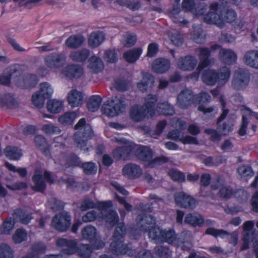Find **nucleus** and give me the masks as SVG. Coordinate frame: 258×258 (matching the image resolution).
I'll use <instances>...</instances> for the list:
<instances>
[{"instance_id": "052dcab7", "label": "nucleus", "mask_w": 258, "mask_h": 258, "mask_svg": "<svg viewBox=\"0 0 258 258\" xmlns=\"http://www.w3.org/2000/svg\"><path fill=\"white\" fill-rule=\"evenodd\" d=\"M155 253L161 257L169 258L171 255V251L163 246H157L154 248Z\"/></svg>"}, {"instance_id": "c756f323", "label": "nucleus", "mask_w": 258, "mask_h": 258, "mask_svg": "<svg viewBox=\"0 0 258 258\" xmlns=\"http://www.w3.org/2000/svg\"><path fill=\"white\" fill-rule=\"evenodd\" d=\"M195 3L193 0H183L182 3V9L186 11H191L196 16H201L204 14L206 10L205 6L195 8Z\"/></svg>"}, {"instance_id": "774afa93", "label": "nucleus", "mask_w": 258, "mask_h": 258, "mask_svg": "<svg viewBox=\"0 0 258 258\" xmlns=\"http://www.w3.org/2000/svg\"><path fill=\"white\" fill-rule=\"evenodd\" d=\"M169 159L165 156L157 157L148 163V166L151 168L156 167L168 162Z\"/></svg>"}, {"instance_id": "4be33fe9", "label": "nucleus", "mask_w": 258, "mask_h": 258, "mask_svg": "<svg viewBox=\"0 0 258 258\" xmlns=\"http://www.w3.org/2000/svg\"><path fill=\"white\" fill-rule=\"evenodd\" d=\"M18 75L19 71L16 68L15 66L10 67L6 69L4 73L0 76V84L9 85L11 80L14 82L15 78H17Z\"/></svg>"}, {"instance_id": "37998d69", "label": "nucleus", "mask_w": 258, "mask_h": 258, "mask_svg": "<svg viewBox=\"0 0 258 258\" xmlns=\"http://www.w3.org/2000/svg\"><path fill=\"white\" fill-rule=\"evenodd\" d=\"M6 156L11 160H18L22 155V151L16 147L9 146L5 150Z\"/></svg>"}, {"instance_id": "a19ab883", "label": "nucleus", "mask_w": 258, "mask_h": 258, "mask_svg": "<svg viewBox=\"0 0 258 258\" xmlns=\"http://www.w3.org/2000/svg\"><path fill=\"white\" fill-rule=\"evenodd\" d=\"M256 237L249 236V234L243 235L242 238L243 244L241 248V250L248 248L250 242H253L254 251L256 254V257L258 258V240L256 239Z\"/></svg>"}, {"instance_id": "09e8293b", "label": "nucleus", "mask_w": 258, "mask_h": 258, "mask_svg": "<svg viewBox=\"0 0 258 258\" xmlns=\"http://www.w3.org/2000/svg\"><path fill=\"white\" fill-rule=\"evenodd\" d=\"M102 102V99L99 96L94 95L91 96L88 102L87 108L92 112H95L98 110Z\"/></svg>"}, {"instance_id": "c85d7f7f", "label": "nucleus", "mask_w": 258, "mask_h": 258, "mask_svg": "<svg viewBox=\"0 0 258 258\" xmlns=\"http://www.w3.org/2000/svg\"><path fill=\"white\" fill-rule=\"evenodd\" d=\"M85 40V38L81 35H73L66 40L64 44L69 48L77 49L83 45Z\"/></svg>"}, {"instance_id": "4d7b16f0", "label": "nucleus", "mask_w": 258, "mask_h": 258, "mask_svg": "<svg viewBox=\"0 0 258 258\" xmlns=\"http://www.w3.org/2000/svg\"><path fill=\"white\" fill-rule=\"evenodd\" d=\"M13 250L9 245L6 243L0 244V258H13Z\"/></svg>"}, {"instance_id": "79ce46f5", "label": "nucleus", "mask_w": 258, "mask_h": 258, "mask_svg": "<svg viewBox=\"0 0 258 258\" xmlns=\"http://www.w3.org/2000/svg\"><path fill=\"white\" fill-rule=\"evenodd\" d=\"M142 52V50L139 48L132 49L124 52L123 57L127 62L133 63L139 58Z\"/></svg>"}, {"instance_id": "a18cd8bd", "label": "nucleus", "mask_w": 258, "mask_h": 258, "mask_svg": "<svg viewBox=\"0 0 258 258\" xmlns=\"http://www.w3.org/2000/svg\"><path fill=\"white\" fill-rule=\"evenodd\" d=\"M149 237L154 242H160L161 237L163 236L164 229L159 227H153L150 228L149 230Z\"/></svg>"}, {"instance_id": "49530a36", "label": "nucleus", "mask_w": 258, "mask_h": 258, "mask_svg": "<svg viewBox=\"0 0 258 258\" xmlns=\"http://www.w3.org/2000/svg\"><path fill=\"white\" fill-rule=\"evenodd\" d=\"M62 102L60 100L52 99L47 103V110L53 113H57L62 109Z\"/></svg>"}, {"instance_id": "f3484780", "label": "nucleus", "mask_w": 258, "mask_h": 258, "mask_svg": "<svg viewBox=\"0 0 258 258\" xmlns=\"http://www.w3.org/2000/svg\"><path fill=\"white\" fill-rule=\"evenodd\" d=\"M56 245L62 248V251L65 254H73L77 251V243L74 240L58 238L56 241Z\"/></svg>"}, {"instance_id": "864d4df0", "label": "nucleus", "mask_w": 258, "mask_h": 258, "mask_svg": "<svg viewBox=\"0 0 258 258\" xmlns=\"http://www.w3.org/2000/svg\"><path fill=\"white\" fill-rule=\"evenodd\" d=\"M230 76V70L229 68L224 67L222 68L218 73V82L221 84H225Z\"/></svg>"}, {"instance_id": "7ed1b4c3", "label": "nucleus", "mask_w": 258, "mask_h": 258, "mask_svg": "<svg viewBox=\"0 0 258 258\" xmlns=\"http://www.w3.org/2000/svg\"><path fill=\"white\" fill-rule=\"evenodd\" d=\"M75 129L77 130L74 136L77 147L84 152L89 151L92 149L89 140L94 137L91 126L86 124V119L82 118L76 124Z\"/></svg>"}, {"instance_id": "72a5a7b5", "label": "nucleus", "mask_w": 258, "mask_h": 258, "mask_svg": "<svg viewBox=\"0 0 258 258\" xmlns=\"http://www.w3.org/2000/svg\"><path fill=\"white\" fill-rule=\"evenodd\" d=\"M204 219L203 217L197 213L188 214L186 215L184 222L194 227H201L204 224Z\"/></svg>"}, {"instance_id": "423d86ee", "label": "nucleus", "mask_w": 258, "mask_h": 258, "mask_svg": "<svg viewBox=\"0 0 258 258\" xmlns=\"http://www.w3.org/2000/svg\"><path fill=\"white\" fill-rule=\"evenodd\" d=\"M250 80L248 70L245 68H238L235 71L231 81V87L236 90H242L247 87Z\"/></svg>"}, {"instance_id": "bf43d9fd", "label": "nucleus", "mask_w": 258, "mask_h": 258, "mask_svg": "<svg viewBox=\"0 0 258 258\" xmlns=\"http://www.w3.org/2000/svg\"><path fill=\"white\" fill-rule=\"evenodd\" d=\"M27 234L26 231L23 229H17L13 235V239L15 243H20L26 240Z\"/></svg>"}, {"instance_id": "de8ad7c7", "label": "nucleus", "mask_w": 258, "mask_h": 258, "mask_svg": "<svg viewBox=\"0 0 258 258\" xmlns=\"http://www.w3.org/2000/svg\"><path fill=\"white\" fill-rule=\"evenodd\" d=\"M82 237L89 241H92L97 236L96 229L91 225L84 227L81 231Z\"/></svg>"}, {"instance_id": "412c9836", "label": "nucleus", "mask_w": 258, "mask_h": 258, "mask_svg": "<svg viewBox=\"0 0 258 258\" xmlns=\"http://www.w3.org/2000/svg\"><path fill=\"white\" fill-rule=\"evenodd\" d=\"M83 98L82 92L76 89L71 90L68 94V103L72 107H77L81 105Z\"/></svg>"}, {"instance_id": "13d9d810", "label": "nucleus", "mask_w": 258, "mask_h": 258, "mask_svg": "<svg viewBox=\"0 0 258 258\" xmlns=\"http://www.w3.org/2000/svg\"><path fill=\"white\" fill-rule=\"evenodd\" d=\"M137 41L136 36L132 34H126L122 36L121 39L122 44L126 47H131L134 45Z\"/></svg>"}, {"instance_id": "5701e85b", "label": "nucleus", "mask_w": 258, "mask_h": 258, "mask_svg": "<svg viewBox=\"0 0 258 258\" xmlns=\"http://www.w3.org/2000/svg\"><path fill=\"white\" fill-rule=\"evenodd\" d=\"M158 101V97L156 95L150 94L147 95L144 98V102L142 106L148 112L151 117L155 116L156 109L154 108L155 105Z\"/></svg>"}, {"instance_id": "4468645a", "label": "nucleus", "mask_w": 258, "mask_h": 258, "mask_svg": "<svg viewBox=\"0 0 258 258\" xmlns=\"http://www.w3.org/2000/svg\"><path fill=\"white\" fill-rule=\"evenodd\" d=\"M207 234L212 235L215 237H220L222 238L229 237V242L233 245H236L238 240V232L234 231L231 234L222 229H216L214 228H209L206 231Z\"/></svg>"}, {"instance_id": "603ef678", "label": "nucleus", "mask_w": 258, "mask_h": 258, "mask_svg": "<svg viewBox=\"0 0 258 258\" xmlns=\"http://www.w3.org/2000/svg\"><path fill=\"white\" fill-rule=\"evenodd\" d=\"M76 117V114L74 112H68L59 117L58 122L63 125H67L73 123Z\"/></svg>"}, {"instance_id": "dca6fc26", "label": "nucleus", "mask_w": 258, "mask_h": 258, "mask_svg": "<svg viewBox=\"0 0 258 258\" xmlns=\"http://www.w3.org/2000/svg\"><path fill=\"white\" fill-rule=\"evenodd\" d=\"M194 99L195 96L191 90L188 89L183 90L178 96L177 105L181 108H186L192 103Z\"/></svg>"}, {"instance_id": "c03bdc74", "label": "nucleus", "mask_w": 258, "mask_h": 258, "mask_svg": "<svg viewBox=\"0 0 258 258\" xmlns=\"http://www.w3.org/2000/svg\"><path fill=\"white\" fill-rule=\"evenodd\" d=\"M191 39L198 44H203L205 42L206 35L201 27H195L194 28L191 33Z\"/></svg>"}, {"instance_id": "69168bd1", "label": "nucleus", "mask_w": 258, "mask_h": 258, "mask_svg": "<svg viewBox=\"0 0 258 258\" xmlns=\"http://www.w3.org/2000/svg\"><path fill=\"white\" fill-rule=\"evenodd\" d=\"M81 167L86 174H95L97 170L96 165L92 162L83 163L82 164Z\"/></svg>"}, {"instance_id": "20e7f679", "label": "nucleus", "mask_w": 258, "mask_h": 258, "mask_svg": "<svg viewBox=\"0 0 258 258\" xmlns=\"http://www.w3.org/2000/svg\"><path fill=\"white\" fill-rule=\"evenodd\" d=\"M127 107L124 99L121 97H114L105 103L102 107V112L105 115L113 117L124 112Z\"/></svg>"}, {"instance_id": "a878e982", "label": "nucleus", "mask_w": 258, "mask_h": 258, "mask_svg": "<svg viewBox=\"0 0 258 258\" xmlns=\"http://www.w3.org/2000/svg\"><path fill=\"white\" fill-rule=\"evenodd\" d=\"M142 75L143 79L137 83V87L140 91L145 92L149 88L153 87L154 78L151 74L146 72H142Z\"/></svg>"}, {"instance_id": "2eb2a0df", "label": "nucleus", "mask_w": 258, "mask_h": 258, "mask_svg": "<svg viewBox=\"0 0 258 258\" xmlns=\"http://www.w3.org/2000/svg\"><path fill=\"white\" fill-rule=\"evenodd\" d=\"M196 52L198 54L200 62L198 65V69L202 70L210 66L212 62L210 58L211 50L208 47H199L196 49Z\"/></svg>"}, {"instance_id": "338daca9", "label": "nucleus", "mask_w": 258, "mask_h": 258, "mask_svg": "<svg viewBox=\"0 0 258 258\" xmlns=\"http://www.w3.org/2000/svg\"><path fill=\"white\" fill-rule=\"evenodd\" d=\"M92 250L89 244H82L79 248L78 253L82 258H89Z\"/></svg>"}, {"instance_id": "0eeeda50", "label": "nucleus", "mask_w": 258, "mask_h": 258, "mask_svg": "<svg viewBox=\"0 0 258 258\" xmlns=\"http://www.w3.org/2000/svg\"><path fill=\"white\" fill-rule=\"evenodd\" d=\"M71 221V216L68 213L61 212L52 218L51 226L57 231L64 232L69 228Z\"/></svg>"}, {"instance_id": "ddd939ff", "label": "nucleus", "mask_w": 258, "mask_h": 258, "mask_svg": "<svg viewBox=\"0 0 258 258\" xmlns=\"http://www.w3.org/2000/svg\"><path fill=\"white\" fill-rule=\"evenodd\" d=\"M37 83L36 75L30 74L21 75L19 72L18 76L15 78L14 83L22 88H26L35 86Z\"/></svg>"}, {"instance_id": "7c9ffc66", "label": "nucleus", "mask_w": 258, "mask_h": 258, "mask_svg": "<svg viewBox=\"0 0 258 258\" xmlns=\"http://www.w3.org/2000/svg\"><path fill=\"white\" fill-rule=\"evenodd\" d=\"M90 55V51L87 48H83L77 51H73L69 54V58L74 61L82 62L85 61Z\"/></svg>"}, {"instance_id": "9b49d317", "label": "nucleus", "mask_w": 258, "mask_h": 258, "mask_svg": "<svg viewBox=\"0 0 258 258\" xmlns=\"http://www.w3.org/2000/svg\"><path fill=\"white\" fill-rule=\"evenodd\" d=\"M137 227L138 231L147 232L155 224V219L151 215L146 214H139L137 219Z\"/></svg>"}, {"instance_id": "ea45409f", "label": "nucleus", "mask_w": 258, "mask_h": 258, "mask_svg": "<svg viewBox=\"0 0 258 258\" xmlns=\"http://www.w3.org/2000/svg\"><path fill=\"white\" fill-rule=\"evenodd\" d=\"M13 215L21 223L24 224H27L29 223L32 219L30 214L20 209L14 210Z\"/></svg>"}, {"instance_id": "393cba45", "label": "nucleus", "mask_w": 258, "mask_h": 258, "mask_svg": "<svg viewBox=\"0 0 258 258\" xmlns=\"http://www.w3.org/2000/svg\"><path fill=\"white\" fill-rule=\"evenodd\" d=\"M219 58L225 63L231 64L235 62L237 55L230 49L221 48L219 51Z\"/></svg>"}, {"instance_id": "bb28decb", "label": "nucleus", "mask_w": 258, "mask_h": 258, "mask_svg": "<svg viewBox=\"0 0 258 258\" xmlns=\"http://www.w3.org/2000/svg\"><path fill=\"white\" fill-rule=\"evenodd\" d=\"M105 35L102 32L99 31L92 32L88 38V45L94 48L99 46L104 40Z\"/></svg>"}, {"instance_id": "6e6d98bb", "label": "nucleus", "mask_w": 258, "mask_h": 258, "mask_svg": "<svg viewBox=\"0 0 258 258\" xmlns=\"http://www.w3.org/2000/svg\"><path fill=\"white\" fill-rule=\"evenodd\" d=\"M0 102L3 105L9 108H15L18 106V103L11 94H7L0 98Z\"/></svg>"}, {"instance_id": "a211bd4d", "label": "nucleus", "mask_w": 258, "mask_h": 258, "mask_svg": "<svg viewBox=\"0 0 258 258\" xmlns=\"http://www.w3.org/2000/svg\"><path fill=\"white\" fill-rule=\"evenodd\" d=\"M83 74V68L77 64L69 65L64 68L61 72V74L69 79L80 78Z\"/></svg>"}, {"instance_id": "b1692460", "label": "nucleus", "mask_w": 258, "mask_h": 258, "mask_svg": "<svg viewBox=\"0 0 258 258\" xmlns=\"http://www.w3.org/2000/svg\"><path fill=\"white\" fill-rule=\"evenodd\" d=\"M243 61L246 66L258 69V50L246 51L243 56Z\"/></svg>"}, {"instance_id": "f704fd0d", "label": "nucleus", "mask_w": 258, "mask_h": 258, "mask_svg": "<svg viewBox=\"0 0 258 258\" xmlns=\"http://www.w3.org/2000/svg\"><path fill=\"white\" fill-rule=\"evenodd\" d=\"M46 249L45 244L42 242H36L31 246V252L29 254L32 258H39L45 253Z\"/></svg>"}, {"instance_id": "e2e57ef3", "label": "nucleus", "mask_w": 258, "mask_h": 258, "mask_svg": "<svg viewBox=\"0 0 258 258\" xmlns=\"http://www.w3.org/2000/svg\"><path fill=\"white\" fill-rule=\"evenodd\" d=\"M48 206L54 211L61 209L63 207V203L54 197H51L48 201Z\"/></svg>"}, {"instance_id": "aec40b11", "label": "nucleus", "mask_w": 258, "mask_h": 258, "mask_svg": "<svg viewBox=\"0 0 258 258\" xmlns=\"http://www.w3.org/2000/svg\"><path fill=\"white\" fill-rule=\"evenodd\" d=\"M197 62V59L195 56L188 55L180 57L177 61V66L183 71H191L195 69Z\"/></svg>"}, {"instance_id": "3c124183", "label": "nucleus", "mask_w": 258, "mask_h": 258, "mask_svg": "<svg viewBox=\"0 0 258 258\" xmlns=\"http://www.w3.org/2000/svg\"><path fill=\"white\" fill-rule=\"evenodd\" d=\"M39 91L44 97L48 98L51 97L53 93L54 89L51 84L48 82H43L39 85Z\"/></svg>"}, {"instance_id": "680f3d73", "label": "nucleus", "mask_w": 258, "mask_h": 258, "mask_svg": "<svg viewBox=\"0 0 258 258\" xmlns=\"http://www.w3.org/2000/svg\"><path fill=\"white\" fill-rule=\"evenodd\" d=\"M45 99L46 98L39 92H35L32 96L33 104L38 108L43 106Z\"/></svg>"}, {"instance_id": "6ab92c4d", "label": "nucleus", "mask_w": 258, "mask_h": 258, "mask_svg": "<svg viewBox=\"0 0 258 258\" xmlns=\"http://www.w3.org/2000/svg\"><path fill=\"white\" fill-rule=\"evenodd\" d=\"M124 176L129 178H137L143 173L142 168L138 165L129 163L125 165L122 170Z\"/></svg>"}, {"instance_id": "6e6552de", "label": "nucleus", "mask_w": 258, "mask_h": 258, "mask_svg": "<svg viewBox=\"0 0 258 258\" xmlns=\"http://www.w3.org/2000/svg\"><path fill=\"white\" fill-rule=\"evenodd\" d=\"M217 3H213L210 7L209 12L204 16V20L209 24H215L222 28L224 26L222 23L221 11L218 9Z\"/></svg>"}, {"instance_id": "f03ea898", "label": "nucleus", "mask_w": 258, "mask_h": 258, "mask_svg": "<svg viewBox=\"0 0 258 258\" xmlns=\"http://www.w3.org/2000/svg\"><path fill=\"white\" fill-rule=\"evenodd\" d=\"M112 203L110 201L99 202L95 203L90 199H86L81 203L80 210L85 211L88 209L97 208L100 211L101 217L111 225H115L118 221L117 213L111 209Z\"/></svg>"}, {"instance_id": "473e14b6", "label": "nucleus", "mask_w": 258, "mask_h": 258, "mask_svg": "<svg viewBox=\"0 0 258 258\" xmlns=\"http://www.w3.org/2000/svg\"><path fill=\"white\" fill-rule=\"evenodd\" d=\"M218 73L212 69L205 70L202 75V80L208 85L213 86L218 82Z\"/></svg>"}, {"instance_id": "9d476101", "label": "nucleus", "mask_w": 258, "mask_h": 258, "mask_svg": "<svg viewBox=\"0 0 258 258\" xmlns=\"http://www.w3.org/2000/svg\"><path fill=\"white\" fill-rule=\"evenodd\" d=\"M45 64L50 69L62 67L66 62V56L62 53L54 52L47 55L44 59Z\"/></svg>"}, {"instance_id": "cd10ccee", "label": "nucleus", "mask_w": 258, "mask_h": 258, "mask_svg": "<svg viewBox=\"0 0 258 258\" xmlns=\"http://www.w3.org/2000/svg\"><path fill=\"white\" fill-rule=\"evenodd\" d=\"M170 67V63L169 60L160 58L155 59L152 64L153 71L159 74H162L168 70Z\"/></svg>"}, {"instance_id": "4c0bfd02", "label": "nucleus", "mask_w": 258, "mask_h": 258, "mask_svg": "<svg viewBox=\"0 0 258 258\" xmlns=\"http://www.w3.org/2000/svg\"><path fill=\"white\" fill-rule=\"evenodd\" d=\"M89 61L88 67L92 72L98 73L103 70L104 64L99 57L93 56L90 58Z\"/></svg>"}, {"instance_id": "58836bf2", "label": "nucleus", "mask_w": 258, "mask_h": 258, "mask_svg": "<svg viewBox=\"0 0 258 258\" xmlns=\"http://www.w3.org/2000/svg\"><path fill=\"white\" fill-rule=\"evenodd\" d=\"M169 15L172 21L179 26H184L188 23V22L182 17L181 11L178 8H173L170 12Z\"/></svg>"}, {"instance_id": "0e129e2a", "label": "nucleus", "mask_w": 258, "mask_h": 258, "mask_svg": "<svg viewBox=\"0 0 258 258\" xmlns=\"http://www.w3.org/2000/svg\"><path fill=\"white\" fill-rule=\"evenodd\" d=\"M233 194V189L226 183L220 187L218 192V196L222 199H227L230 198Z\"/></svg>"}, {"instance_id": "1a4fd4ad", "label": "nucleus", "mask_w": 258, "mask_h": 258, "mask_svg": "<svg viewBox=\"0 0 258 258\" xmlns=\"http://www.w3.org/2000/svg\"><path fill=\"white\" fill-rule=\"evenodd\" d=\"M174 199L176 205L185 209H193L198 204L195 199L182 191L175 193Z\"/></svg>"}, {"instance_id": "8fccbe9b", "label": "nucleus", "mask_w": 258, "mask_h": 258, "mask_svg": "<svg viewBox=\"0 0 258 258\" xmlns=\"http://www.w3.org/2000/svg\"><path fill=\"white\" fill-rule=\"evenodd\" d=\"M168 36L171 42L176 46H181L183 42V37L179 32L172 30L168 33Z\"/></svg>"}, {"instance_id": "5fc2aeb1", "label": "nucleus", "mask_w": 258, "mask_h": 258, "mask_svg": "<svg viewBox=\"0 0 258 258\" xmlns=\"http://www.w3.org/2000/svg\"><path fill=\"white\" fill-rule=\"evenodd\" d=\"M160 242H166L169 244L172 243L176 239L175 231L172 229H164L163 236Z\"/></svg>"}, {"instance_id": "f8f14e48", "label": "nucleus", "mask_w": 258, "mask_h": 258, "mask_svg": "<svg viewBox=\"0 0 258 258\" xmlns=\"http://www.w3.org/2000/svg\"><path fill=\"white\" fill-rule=\"evenodd\" d=\"M129 116L134 122H140L146 118L151 117L148 112L140 104L133 105L129 110Z\"/></svg>"}, {"instance_id": "39448f33", "label": "nucleus", "mask_w": 258, "mask_h": 258, "mask_svg": "<svg viewBox=\"0 0 258 258\" xmlns=\"http://www.w3.org/2000/svg\"><path fill=\"white\" fill-rule=\"evenodd\" d=\"M114 140L122 146L116 147L113 150L112 154L114 158L117 160H123L129 159L131 154L135 150L136 146L123 138H115Z\"/></svg>"}, {"instance_id": "e433bc0d", "label": "nucleus", "mask_w": 258, "mask_h": 258, "mask_svg": "<svg viewBox=\"0 0 258 258\" xmlns=\"http://www.w3.org/2000/svg\"><path fill=\"white\" fill-rule=\"evenodd\" d=\"M156 110L159 113L166 116L172 115L175 113L173 106L167 101L159 102L156 106Z\"/></svg>"}, {"instance_id": "f257e3e1", "label": "nucleus", "mask_w": 258, "mask_h": 258, "mask_svg": "<svg viewBox=\"0 0 258 258\" xmlns=\"http://www.w3.org/2000/svg\"><path fill=\"white\" fill-rule=\"evenodd\" d=\"M125 234V228L123 223L117 224L113 235V241L110 245V250L114 255H122L127 254L130 257L133 256L136 253L130 243H125L121 239Z\"/></svg>"}, {"instance_id": "2f4dec72", "label": "nucleus", "mask_w": 258, "mask_h": 258, "mask_svg": "<svg viewBox=\"0 0 258 258\" xmlns=\"http://www.w3.org/2000/svg\"><path fill=\"white\" fill-rule=\"evenodd\" d=\"M136 154L138 158L141 160L145 162H149L151 161L153 157V153L151 149L147 147H140L136 149Z\"/></svg>"}, {"instance_id": "c9c22d12", "label": "nucleus", "mask_w": 258, "mask_h": 258, "mask_svg": "<svg viewBox=\"0 0 258 258\" xmlns=\"http://www.w3.org/2000/svg\"><path fill=\"white\" fill-rule=\"evenodd\" d=\"M33 185L32 186V189L36 191L43 192L46 188V183L44 180L42 176L37 172L32 177Z\"/></svg>"}]
</instances>
